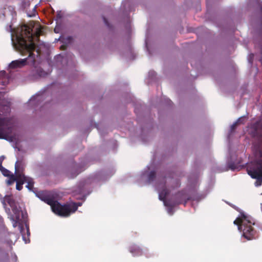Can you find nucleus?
Instances as JSON below:
<instances>
[{
  "label": "nucleus",
  "mask_w": 262,
  "mask_h": 262,
  "mask_svg": "<svg viewBox=\"0 0 262 262\" xmlns=\"http://www.w3.org/2000/svg\"><path fill=\"white\" fill-rule=\"evenodd\" d=\"M26 231H27V236H29L30 235L29 227L27 225H26Z\"/></svg>",
  "instance_id": "dca6fc26"
},
{
  "label": "nucleus",
  "mask_w": 262,
  "mask_h": 262,
  "mask_svg": "<svg viewBox=\"0 0 262 262\" xmlns=\"http://www.w3.org/2000/svg\"><path fill=\"white\" fill-rule=\"evenodd\" d=\"M155 178V172L154 171H150L148 175V181L151 182L154 180Z\"/></svg>",
  "instance_id": "f8f14e48"
},
{
  "label": "nucleus",
  "mask_w": 262,
  "mask_h": 262,
  "mask_svg": "<svg viewBox=\"0 0 262 262\" xmlns=\"http://www.w3.org/2000/svg\"><path fill=\"white\" fill-rule=\"evenodd\" d=\"M9 179L7 180L6 182L8 185H10L13 184L15 181H16V175L14 176L13 174H11L10 177H9Z\"/></svg>",
  "instance_id": "9b49d317"
},
{
  "label": "nucleus",
  "mask_w": 262,
  "mask_h": 262,
  "mask_svg": "<svg viewBox=\"0 0 262 262\" xmlns=\"http://www.w3.org/2000/svg\"><path fill=\"white\" fill-rule=\"evenodd\" d=\"M234 224L238 226V230L243 232V236L248 240L251 239L254 234L252 225L254 224L252 217L245 212H240V215L234 221Z\"/></svg>",
  "instance_id": "39448f33"
},
{
  "label": "nucleus",
  "mask_w": 262,
  "mask_h": 262,
  "mask_svg": "<svg viewBox=\"0 0 262 262\" xmlns=\"http://www.w3.org/2000/svg\"><path fill=\"white\" fill-rule=\"evenodd\" d=\"M156 188L159 193V199L163 202L164 205L167 207V213L169 215L173 213V207L180 203V202L172 203L171 201H167L165 198L169 193V190L166 188L165 181L164 179L159 180L156 184Z\"/></svg>",
  "instance_id": "423d86ee"
},
{
  "label": "nucleus",
  "mask_w": 262,
  "mask_h": 262,
  "mask_svg": "<svg viewBox=\"0 0 262 262\" xmlns=\"http://www.w3.org/2000/svg\"><path fill=\"white\" fill-rule=\"evenodd\" d=\"M38 95H36V96H32L29 100V102L30 103H32L34 101H35L36 100H38Z\"/></svg>",
  "instance_id": "ddd939ff"
},
{
  "label": "nucleus",
  "mask_w": 262,
  "mask_h": 262,
  "mask_svg": "<svg viewBox=\"0 0 262 262\" xmlns=\"http://www.w3.org/2000/svg\"><path fill=\"white\" fill-rule=\"evenodd\" d=\"M0 170L5 177H10L11 174H13L11 171L3 167L2 165L0 166Z\"/></svg>",
  "instance_id": "9d476101"
},
{
  "label": "nucleus",
  "mask_w": 262,
  "mask_h": 262,
  "mask_svg": "<svg viewBox=\"0 0 262 262\" xmlns=\"http://www.w3.org/2000/svg\"><path fill=\"white\" fill-rule=\"evenodd\" d=\"M37 72L38 75L40 77L44 76L46 74V73L44 71H43L41 69H38Z\"/></svg>",
  "instance_id": "4468645a"
},
{
  "label": "nucleus",
  "mask_w": 262,
  "mask_h": 262,
  "mask_svg": "<svg viewBox=\"0 0 262 262\" xmlns=\"http://www.w3.org/2000/svg\"><path fill=\"white\" fill-rule=\"evenodd\" d=\"M11 40L13 47L18 51L29 52L28 58L12 61L9 64L10 69L20 68L26 64L28 60L35 62L34 55L32 51L35 50V45L33 41L32 30L27 25H24L16 30H11Z\"/></svg>",
  "instance_id": "f257e3e1"
},
{
  "label": "nucleus",
  "mask_w": 262,
  "mask_h": 262,
  "mask_svg": "<svg viewBox=\"0 0 262 262\" xmlns=\"http://www.w3.org/2000/svg\"><path fill=\"white\" fill-rule=\"evenodd\" d=\"M260 122L262 125V118ZM252 150L255 159L248 164L247 170L251 178L256 180L255 185L258 187L262 184V135L255 138Z\"/></svg>",
  "instance_id": "f03ea898"
},
{
  "label": "nucleus",
  "mask_w": 262,
  "mask_h": 262,
  "mask_svg": "<svg viewBox=\"0 0 262 262\" xmlns=\"http://www.w3.org/2000/svg\"><path fill=\"white\" fill-rule=\"evenodd\" d=\"M246 120V118L245 117H242L239 118L236 122H235L231 126V131H232L234 129L235 127L239 124H243Z\"/></svg>",
  "instance_id": "6e6552de"
},
{
  "label": "nucleus",
  "mask_w": 262,
  "mask_h": 262,
  "mask_svg": "<svg viewBox=\"0 0 262 262\" xmlns=\"http://www.w3.org/2000/svg\"><path fill=\"white\" fill-rule=\"evenodd\" d=\"M36 195L50 205L53 212L61 216H69L71 213L76 211L78 206H80L82 205L81 203H71L69 204L61 205L57 201H54L52 200L46 198H41L39 194H36Z\"/></svg>",
  "instance_id": "20e7f679"
},
{
  "label": "nucleus",
  "mask_w": 262,
  "mask_h": 262,
  "mask_svg": "<svg viewBox=\"0 0 262 262\" xmlns=\"http://www.w3.org/2000/svg\"><path fill=\"white\" fill-rule=\"evenodd\" d=\"M5 159V156H2L0 157V166L2 165V162Z\"/></svg>",
  "instance_id": "2eb2a0df"
},
{
  "label": "nucleus",
  "mask_w": 262,
  "mask_h": 262,
  "mask_svg": "<svg viewBox=\"0 0 262 262\" xmlns=\"http://www.w3.org/2000/svg\"><path fill=\"white\" fill-rule=\"evenodd\" d=\"M130 253L134 255H139L141 254V251L138 247L134 246L130 248Z\"/></svg>",
  "instance_id": "1a4fd4ad"
},
{
  "label": "nucleus",
  "mask_w": 262,
  "mask_h": 262,
  "mask_svg": "<svg viewBox=\"0 0 262 262\" xmlns=\"http://www.w3.org/2000/svg\"><path fill=\"white\" fill-rule=\"evenodd\" d=\"M18 162L16 161L15 164V173H16V188L18 190H20L23 187L22 185L27 183L26 187L31 190L33 186V181L32 178L26 177L23 173H20L17 169Z\"/></svg>",
  "instance_id": "0eeeda50"
},
{
  "label": "nucleus",
  "mask_w": 262,
  "mask_h": 262,
  "mask_svg": "<svg viewBox=\"0 0 262 262\" xmlns=\"http://www.w3.org/2000/svg\"><path fill=\"white\" fill-rule=\"evenodd\" d=\"M2 202L4 206H6V202H7L10 206L13 214L10 215V219L12 221L13 227H16L18 226L25 243L26 244L29 243V239L27 238L23 233L24 229L21 224L22 220L25 221L26 215V212H23L19 207H17L16 203L10 195H6L2 200Z\"/></svg>",
  "instance_id": "7ed1b4c3"
}]
</instances>
